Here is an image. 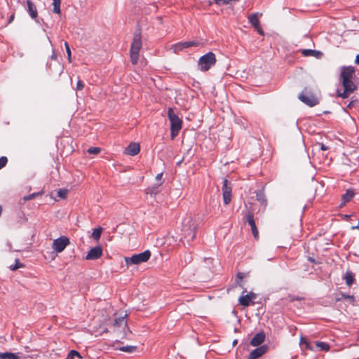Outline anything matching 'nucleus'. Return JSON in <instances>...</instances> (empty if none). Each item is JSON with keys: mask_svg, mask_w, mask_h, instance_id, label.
I'll use <instances>...</instances> for the list:
<instances>
[{"mask_svg": "<svg viewBox=\"0 0 359 359\" xmlns=\"http://www.w3.org/2000/svg\"><path fill=\"white\" fill-rule=\"evenodd\" d=\"M196 229V222L191 217H189L184 219L181 229L183 237L180 240L182 241L184 238L188 243L192 241L195 238Z\"/></svg>", "mask_w": 359, "mask_h": 359, "instance_id": "f257e3e1", "label": "nucleus"}, {"mask_svg": "<svg viewBox=\"0 0 359 359\" xmlns=\"http://www.w3.org/2000/svg\"><path fill=\"white\" fill-rule=\"evenodd\" d=\"M168 116L170 122V136L174 139L182 128V121L172 108L168 109Z\"/></svg>", "mask_w": 359, "mask_h": 359, "instance_id": "f03ea898", "label": "nucleus"}, {"mask_svg": "<svg viewBox=\"0 0 359 359\" xmlns=\"http://www.w3.org/2000/svg\"><path fill=\"white\" fill-rule=\"evenodd\" d=\"M298 97L302 102L309 107H314L319 103L317 95L308 88H305Z\"/></svg>", "mask_w": 359, "mask_h": 359, "instance_id": "7ed1b4c3", "label": "nucleus"}, {"mask_svg": "<svg viewBox=\"0 0 359 359\" xmlns=\"http://www.w3.org/2000/svg\"><path fill=\"white\" fill-rule=\"evenodd\" d=\"M142 43L140 34H135L130 50V60L133 65H136L138 62L139 53L142 48Z\"/></svg>", "mask_w": 359, "mask_h": 359, "instance_id": "20e7f679", "label": "nucleus"}, {"mask_svg": "<svg viewBox=\"0 0 359 359\" xmlns=\"http://www.w3.org/2000/svg\"><path fill=\"white\" fill-rule=\"evenodd\" d=\"M215 62V55L212 52H208L199 58L198 65L201 71L205 72L210 69Z\"/></svg>", "mask_w": 359, "mask_h": 359, "instance_id": "39448f33", "label": "nucleus"}, {"mask_svg": "<svg viewBox=\"0 0 359 359\" xmlns=\"http://www.w3.org/2000/svg\"><path fill=\"white\" fill-rule=\"evenodd\" d=\"M151 257V252L148 250L133 255L132 257H126L124 258L126 264L127 266L133 264H140L147 262Z\"/></svg>", "mask_w": 359, "mask_h": 359, "instance_id": "423d86ee", "label": "nucleus"}, {"mask_svg": "<svg viewBox=\"0 0 359 359\" xmlns=\"http://www.w3.org/2000/svg\"><path fill=\"white\" fill-rule=\"evenodd\" d=\"M342 86L344 87L343 92H341L339 89L337 90V96L342 98H347L356 88L355 85L351 79H348L346 81H342Z\"/></svg>", "mask_w": 359, "mask_h": 359, "instance_id": "0eeeda50", "label": "nucleus"}, {"mask_svg": "<svg viewBox=\"0 0 359 359\" xmlns=\"http://www.w3.org/2000/svg\"><path fill=\"white\" fill-rule=\"evenodd\" d=\"M69 244V239L67 236H62L53 241L52 243V248L57 253H60L62 252Z\"/></svg>", "mask_w": 359, "mask_h": 359, "instance_id": "6e6552de", "label": "nucleus"}, {"mask_svg": "<svg viewBox=\"0 0 359 359\" xmlns=\"http://www.w3.org/2000/svg\"><path fill=\"white\" fill-rule=\"evenodd\" d=\"M222 190L224 203L225 205H228L231 201L232 186L231 183L226 179L223 180V186Z\"/></svg>", "mask_w": 359, "mask_h": 359, "instance_id": "1a4fd4ad", "label": "nucleus"}, {"mask_svg": "<svg viewBox=\"0 0 359 359\" xmlns=\"http://www.w3.org/2000/svg\"><path fill=\"white\" fill-rule=\"evenodd\" d=\"M197 45L198 43L196 41L180 42L172 45L170 50H172L175 53H178L180 51L183 50L184 49Z\"/></svg>", "mask_w": 359, "mask_h": 359, "instance_id": "9d476101", "label": "nucleus"}, {"mask_svg": "<svg viewBox=\"0 0 359 359\" xmlns=\"http://www.w3.org/2000/svg\"><path fill=\"white\" fill-rule=\"evenodd\" d=\"M102 255V248L100 245L91 248L86 256L87 260H95Z\"/></svg>", "mask_w": 359, "mask_h": 359, "instance_id": "9b49d317", "label": "nucleus"}, {"mask_svg": "<svg viewBox=\"0 0 359 359\" xmlns=\"http://www.w3.org/2000/svg\"><path fill=\"white\" fill-rule=\"evenodd\" d=\"M262 15L261 13H255L248 17L249 22L258 31L260 34H263V31L260 27L259 18Z\"/></svg>", "mask_w": 359, "mask_h": 359, "instance_id": "f8f14e48", "label": "nucleus"}, {"mask_svg": "<svg viewBox=\"0 0 359 359\" xmlns=\"http://www.w3.org/2000/svg\"><path fill=\"white\" fill-rule=\"evenodd\" d=\"M246 220L248 224L251 227L252 233L255 238L258 237V230L255 224V222L254 219V215L251 212H248L246 215Z\"/></svg>", "mask_w": 359, "mask_h": 359, "instance_id": "ddd939ff", "label": "nucleus"}, {"mask_svg": "<svg viewBox=\"0 0 359 359\" xmlns=\"http://www.w3.org/2000/svg\"><path fill=\"white\" fill-rule=\"evenodd\" d=\"M267 350L265 345L259 346L252 351L248 356V359H257L264 355Z\"/></svg>", "mask_w": 359, "mask_h": 359, "instance_id": "4468645a", "label": "nucleus"}, {"mask_svg": "<svg viewBox=\"0 0 359 359\" xmlns=\"http://www.w3.org/2000/svg\"><path fill=\"white\" fill-rule=\"evenodd\" d=\"M140 151V146L138 143L132 142L126 149V153L130 156H134Z\"/></svg>", "mask_w": 359, "mask_h": 359, "instance_id": "2eb2a0df", "label": "nucleus"}, {"mask_svg": "<svg viewBox=\"0 0 359 359\" xmlns=\"http://www.w3.org/2000/svg\"><path fill=\"white\" fill-rule=\"evenodd\" d=\"M354 69L351 67H344L341 72V78L342 81H347L348 79H352Z\"/></svg>", "mask_w": 359, "mask_h": 359, "instance_id": "dca6fc26", "label": "nucleus"}, {"mask_svg": "<svg viewBox=\"0 0 359 359\" xmlns=\"http://www.w3.org/2000/svg\"><path fill=\"white\" fill-rule=\"evenodd\" d=\"M265 339V334L263 332L257 333L251 339L250 344L253 346H258L262 344Z\"/></svg>", "mask_w": 359, "mask_h": 359, "instance_id": "f3484780", "label": "nucleus"}, {"mask_svg": "<svg viewBox=\"0 0 359 359\" xmlns=\"http://www.w3.org/2000/svg\"><path fill=\"white\" fill-rule=\"evenodd\" d=\"M27 5V12L32 19H36L38 15V12L36 6L31 0H26Z\"/></svg>", "mask_w": 359, "mask_h": 359, "instance_id": "a211bd4d", "label": "nucleus"}, {"mask_svg": "<svg viewBox=\"0 0 359 359\" xmlns=\"http://www.w3.org/2000/svg\"><path fill=\"white\" fill-rule=\"evenodd\" d=\"M254 297L255 294L252 292H250L249 294L240 297L238 301L241 305L243 306H248L250 305L252 299Z\"/></svg>", "mask_w": 359, "mask_h": 359, "instance_id": "6ab92c4d", "label": "nucleus"}, {"mask_svg": "<svg viewBox=\"0 0 359 359\" xmlns=\"http://www.w3.org/2000/svg\"><path fill=\"white\" fill-rule=\"evenodd\" d=\"M19 353H13L9 352L0 353V359H19Z\"/></svg>", "mask_w": 359, "mask_h": 359, "instance_id": "aec40b11", "label": "nucleus"}, {"mask_svg": "<svg viewBox=\"0 0 359 359\" xmlns=\"http://www.w3.org/2000/svg\"><path fill=\"white\" fill-rule=\"evenodd\" d=\"M256 199L264 207L266 205V199L262 190H260L256 193Z\"/></svg>", "mask_w": 359, "mask_h": 359, "instance_id": "412c9836", "label": "nucleus"}, {"mask_svg": "<svg viewBox=\"0 0 359 359\" xmlns=\"http://www.w3.org/2000/svg\"><path fill=\"white\" fill-rule=\"evenodd\" d=\"M354 191L352 189H347L346 193L342 196V201L344 203L349 202L354 196Z\"/></svg>", "mask_w": 359, "mask_h": 359, "instance_id": "4be33fe9", "label": "nucleus"}, {"mask_svg": "<svg viewBox=\"0 0 359 359\" xmlns=\"http://www.w3.org/2000/svg\"><path fill=\"white\" fill-rule=\"evenodd\" d=\"M344 279L346 281V284L348 286L351 285L354 280V274L350 271H348L345 273Z\"/></svg>", "mask_w": 359, "mask_h": 359, "instance_id": "5701e85b", "label": "nucleus"}, {"mask_svg": "<svg viewBox=\"0 0 359 359\" xmlns=\"http://www.w3.org/2000/svg\"><path fill=\"white\" fill-rule=\"evenodd\" d=\"M302 53L304 56H318L320 53L319 51L311 50V49H304L302 50Z\"/></svg>", "mask_w": 359, "mask_h": 359, "instance_id": "b1692460", "label": "nucleus"}, {"mask_svg": "<svg viewBox=\"0 0 359 359\" xmlns=\"http://www.w3.org/2000/svg\"><path fill=\"white\" fill-rule=\"evenodd\" d=\"M61 0H53V12L61 15V9H60Z\"/></svg>", "mask_w": 359, "mask_h": 359, "instance_id": "393cba45", "label": "nucleus"}, {"mask_svg": "<svg viewBox=\"0 0 359 359\" xmlns=\"http://www.w3.org/2000/svg\"><path fill=\"white\" fill-rule=\"evenodd\" d=\"M125 318L126 317H120V318H116L114 322V326H115V327H121V326L126 327L127 323H126Z\"/></svg>", "mask_w": 359, "mask_h": 359, "instance_id": "a878e982", "label": "nucleus"}, {"mask_svg": "<svg viewBox=\"0 0 359 359\" xmlns=\"http://www.w3.org/2000/svg\"><path fill=\"white\" fill-rule=\"evenodd\" d=\"M316 346L321 351H328L330 350V345L327 343L323 341H316Z\"/></svg>", "mask_w": 359, "mask_h": 359, "instance_id": "bb28decb", "label": "nucleus"}, {"mask_svg": "<svg viewBox=\"0 0 359 359\" xmlns=\"http://www.w3.org/2000/svg\"><path fill=\"white\" fill-rule=\"evenodd\" d=\"M102 232V228L98 227L93 230L91 236L95 241H98L100 238Z\"/></svg>", "mask_w": 359, "mask_h": 359, "instance_id": "cd10ccee", "label": "nucleus"}, {"mask_svg": "<svg viewBox=\"0 0 359 359\" xmlns=\"http://www.w3.org/2000/svg\"><path fill=\"white\" fill-rule=\"evenodd\" d=\"M75 356L77 357L79 359L82 358V356L81 355V354L78 351H76L75 350H72L68 353L67 357L66 359H74Z\"/></svg>", "mask_w": 359, "mask_h": 359, "instance_id": "c85d7f7f", "label": "nucleus"}, {"mask_svg": "<svg viewBox=\"0 0 359 359\" xmlns=\"http://www.w3.org/2000/svg\"><path fill=\"white\" fill-rule=\"evenodd\" d=\"M159 186L158 184L149 187L147 189V194H149L150 195L156 194L158 193V188Z\"/></svg>", "mask_w": 359, "mask_h": 359, "instance_id": "c756f323", "label": "nucleus"}, {"mask_svg": "<svg viewBox=\"0 0 359 359\" xmlns=\"http://www.w3.org/2000/svg\"><path fill=\"white\" fill-rule=\"evenodd\" d=\"M136 347L133 346H126L120 347L118 349L123 352L132 353L135 350Z\"/></svg>", "mask_w": 359, "mask_h": 359, "instance_id": "7c9ffc66", "label": "nucleus"}, {"mask_svg": "<svg viewBox=\"0 0 359 359\" xmlns=\"http://www.w3.org/2000/svg\"><path fill=\"white\" fill-rule=\"evenodd\" d=\"M22 266H23V264L20 262L18 259H16L15 264L14 265H11L10 266V269L12 271H15V270H17V269H20V268H21Z\"/></svg>", "mask_w": 359, "mask_h": 359, "instance_id": "2f4dec72", "label": "nucleus"}, {"mask_svg": "<svg viewBox=\"0 0 359 359\" xmlns=\"http://www.w3.org/2000/svg\"><path fill=\"white\" fill-rule=\"evenodd\" d=\"M65 46L66 52L67 54L68 60L69 62H72V53H71V50H70L69 46L67 42L65 43Z\"/></svg>", "mask_w": 359, "mask_h": 359, "instance_id": "473e14b6", "label": "nucleus"}, {"mask_svg": "<svg viewBox=\"0 0 359 359\" xmlns=\"http://www.w3.org/2000/svg\"><path fill=\"white\" fill-rule=\"evenodd\" d=\"M101 149L100 147H90L88 149V152L90 154H97L100 152Z\"/></svg>", "mask_w": 359, "mask_h": 359, "instance_id": "72a5a7b5", "label": "nucleus"}, {"mask_svg": "<svg viewBox=\"0 0 359 359\" xmlns=\"http://www.w3.org/2000/svg\"><path fill=\"white\" fill-rule=\"evenodd\" d=\"M67 195V190L66 189H59L57 191V196L61 198H65Z\"/></svg>", "mask_w": 359, "mask_h": 359, "instance_id": "f704fd0d", "label": "nucleus"}, {"mask_svg": "<svg viewBox=\"0 0 359 359\" xmlns=\"http://www.w3.org/2000/svg\"><path fill=\"white\" fill-rule=\"evenodd\" d=\"M8 163V158L6 156H1L0 158V170L4 168Z\"/></svg>", "mask_w": 359, "mask_h": 359, "instance_id": "c9c22d12", "label": "nucleus"}, {"mask_svg": "<svg viewBox=\"0 0 359 359\" xmlns=\"http://www.w3.org/2000/svg\"><path fill=\"white\" fill-rule=\"evenodd\" d=\"M39 193L31 194L27 196H25L23 197V199H24V201H29V200L34 198L36 196H39Z\"/></svg>", "mask_w": 359, "mask_h": 359, "instance_id": "e433bc0d", "label": "nucleus"}, {"mask_svg": "<svg viewBox=\"0 0 359 359\" xmlns=\"http://www.w3.org/2000/svg\"><path fill=\"white\" fill-rule=\"evenodd\" d=\"M214 2L217 5H226L231 2V0H214Z\"/></svg>", "mask_w": 359, "mask_h": 359, "instance_id": "4c0bfd02", "label": "nucleus"}, {"mask_svg": "<svg viewBox=\"0 0 359 359\" xmlns=\"http://www.w3.org/2000/svg\"><path fill=\"white\" fill-rule=\"evenodd\" d=\"M162 177H163V172L158 173L156 176V180L158 182V184H157L158 186H161L163 183Z\"/></svg>", "mask_w": 359, "mask_h": 359, "instance_id": "58836bf2", "label": "nucleus"}, {"mask_svg": "<svg viewBox=\"0 0 359 359\" xmlns=\"http://www.w3.org/2000/svg\"><path fill=\"white\" fill-rule=\"evenodd\" d=\"M84 88V83L79 79L76 83V90H81Z\"/></svg>", "mask_w": 359, "mask_h": 359, "instance_id": "ea45409f", "label": "nucleus"}, {"mask_svg": "<svg viewBox=\"0 0 359 359\" xmlns=\"http://www.w3.org/2000/svg\"><path fill=\"white\" fill-rule=\"evenodd\" d=\"M191 257L188 255L187 256H185V259H184V262H185V264H187V263H189L191 262Z\"/></svg>", "mask_w": 359, "mask_h": 359, "instance_id": "a19ab883", "label": "nucleus"}, {"mask_svg": "<svg viewBox=\"0 0 359 359\" xmlns=\"http://www.w3.org/2000/svg\"><path fill=\"white\" fill-rule=\"evenodd\" d=\"M320 147V149L323 150V151H326L329 148L328 147L325 146V144H319Z\"/></svg>", "mask_w": 359, "mask_h": 359, "instance_id": "79ce46f5", "label": "nucleus"}, {"mask_svg": "<svg viewBox=\"0 0 359 359\" xmlns=\"http://www.w3.org/2000/svg\"><path fill=\"white\" fill-rule=\"evenodd\" d=\"M6 245H7V246L8 248V250L9 251H12V245H11V243L9 241H8Z\"/></svg>", "mask_w": 359, "mask_h": 359, "instance_id": "37998d69", "label": "nucleus"}, {"mask_svg": "<svg viewBox=\"0 0 359 359\" xmlns=\"http://www.w3.org/2000/svg\"><path fill=\"white\" fill-rule=\"evenodd\" d=\"M14 17H15V15H14V13H13V14L10 16V18H9V20H8V23L12 22V21L14 20Z\"/></svg>", "mask_w": 359, "mask_h": 359, "instance_id": "c03bdc74", "label": "nucleus"}, {"mask_svg": "<svg viewBox=\"0 0 359 359\" xmlns=\"http://www.w3.org/2000/svg\"><path fill=\"white\" fill-rule=\"evenodd\" d=\"M50 57H51L52 60H56L57 59V55H56V54L55 53L54 51L53 52V54L51 55Z\"/></svg>", "mask_w": 359, "mask_h": 359, "instance_id": "a18cd8bd", "label": "nucleus"}, {"mask_svg": "<svg viewBox=\"0 0 359 359\" xmlns=\"http://www.w3.org/2000/svg\"><path fill=\"white\" fill-rule=\"evenodd\" d=\"M355 62V64L359 65V54L356 55Z\"/></svg>", "mask_w": 359, "mask_h": 359, "instance_id": "49530a36", "label": "nucleus"}, {"mask_svg": "<svg viewBox=\"0 0 359 359\" xmlns=\"http://www.w3.org/2000/svg\"><path fill=\"white\" fill-rule=\"evenodd\" d=\"M243 274L241 273H238L237 274V278H239L240 280H241L243 278Z\"/></svg>", "mask_w": 359, "mask_h": 359, "instance_id": "de8ad7c7", "label": "nucleus"}, {"mask_svg": "<svg viewBox=\"0 0 359 359\" xmlns=\"http://www.w3.org/2000/svg\"><path fill=\"white\" fill-rule=\"evenodd\" d=\"M353 101H352V102H351L347 105V107H348V108L351 107V106L353 105Z\"/></svg>", "mask_w": 359, "mask_h": 359, "instance_id": "09e8293b", "label": "nucleus"}, {"mask_svg": "<svg viewBox=\"0 0 359 359\" xmlns=\"http://www.w3.org/2000/svg\"><path fill=\"white\" fill-rule=\"evenodd\" d=\"M344 217H345L346 219H348L350 217V216H349V215H344Z\"/></svg>", "mask_w": 359, "mask_h": 359, "instance_id": "8fccbe9b", "label": "nucleus"}, {"mask_svg": "<svg viewBox=\"0 0 359 359\" xmlns=\"http://www.w3.org/2000/svg\"><path fill=\"white\" fill-rule=\"evenodd\" d=\"M237 341H237L236 339V340H234V341H233V345H236V344H237Z\"/></svg>", "mask_w": 359, "mask_h": 359, "instance_id": "3c124183", "label": "nucleus"}, {"mask_svg": "<svg viewBox=\"0 0 359 359\" xmlns=\"http://www.w3.org/2000/svg\"><path fill=\"white\" fill-rule=\"evenodd\" d=\"M207 260L211 262L212 259L211 258H208Z\"/></svg>", "mask_w": 359, "mask_h": 359, "instance_id": "603ef678", "label": "nucleus"}]
</instances>
